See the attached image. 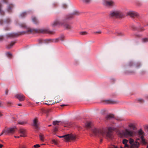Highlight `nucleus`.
<instances>
[{"label": "nucleus", "mask_w": 148, "mask_h": 148, "mask_svg": "<svg viewBox=\"0 0 148 148\" xmlns=\"http://www.w3.org/2000/svg\"><path fill=\"white\" fill-rule=\"evenodd\" d=\"M114 129L111 127L107 128L98 129L96 128L92 130L94 135L99 137H104L107 138H111L112 137V131Z\"/></svg>", "instance_id": "f257e3e1"}, {"label": "nucleus", "mask_w": 148, "mask_h": 148, "mask_svg": "<svg viewBox=\"0 0 148 148\" xmlns=\"http://www.w3.org/2000/svg\"><path fill=\"white\" fill-rule=\"evenodd\" d=\"M129 128L125 129L124 130L118 133V135L119 136L122 137L123 136L125 137L132 136L134 134V130L135 129V126L132 123L128 125Z\"/></svg>", "instance_id": "f03ea898"}, {"label": "nucleus", "mask_w": 148, "mask_h": 148, "mask_svg": "<svg viewBox=\"0 0 148 148\" xmlns=\"http://www.w3.org/2000/svg\"><path fill=\"white\" fill-rule=\"evenodd\" d=\"M51 25L53 27L56 26H61L66 29H69L72 28L71 25L67 23H64L62 22H60L58 20H56L53 21L51 24Z\"/></svg>", "instance_id": "7ed1b4c3"}, {"label": "nucleus", "mask_w": 148, "mask_h": 148, "mask_svg": "<svg viewBox=\"0 0 148 148\" xmlns=\"http://www.w3.org/2000/svg\"><path fill=\"white\" fill-rule=\"evenodd\" d=\"M110 16L116 18H121L123 16V14L120 11L116 10L111 12Z\"/></svg>", "instance_id": "20e7f679"}, {"label": "nucleus", "mask_w": 148, "mask_h": 148, "mask_svg": "<svg viewBox=\"0 0 148 148\" xmlns=\"http://www.w3.org/2000/svg\"><path fill=\"white\" fill-rule=\"evenodd\" d=\"M103 4L104 5L109 7L115 5L114 1L112 0L105 1Z\"/></svg>", "instance_id": "39448f33"}, {"label": "nucleus", "mask_w": 148, "mask_h": 148, "mask_svg": "<svg viewBox=\"0 0 148 148\" xmlns=\"http://www.w3.org/2000/svg\"><path fill=\"white\" fill-rule=\"evenodd\" d=\"M138 135L141 136V139L142 143L144 144H146L147 143L145 141V139H144L143 137V135L144 134V132L141 129L139 130L138 131Z\"/></svg>", "instance_id": "423d86ee"}, {"label": "nucleus", "mask_w": 148, "mask_h": 148, "mask_svg": "<svg viewBox=\"0 0 148 148\" xmlns=\"http://www.w3.org/2000/svg\"><path fill=\"white\" fill-rule=\"evenodd\" d=\"M39 123L38 122V120L36 118H35L33 120V126L34 128L37 130L39 129Z\"/></svg>", "instance_id": "0eeeda50"}, {"label": "nucleus", "mask_w": 148, "mask_h": 148, "mask_svg": "<svg viewBox=\"0 0 148 148\" xmlns=\"http://www.w3.org/2000/svg\"><path fill=\"white\" fill-rule=\"evenodd\" d=\"M16 128V127L14 126L12 127L8 128L5 132L8 134H13L15 132Z\"/></svg>", "instance_id": "6e6552de"}, {"label": "nucleus", "mask_w": 148, "mask_h": 148, "mask_svg": "<svg viewBox=\"0 0 148 148\" xmlns=\"http://www.w3.org/2000/svg\"><path fill=\"white\" fill-rule=\"evenodd\" d=\"M127 14L132 17H137L139 16L138 13L134 11H129L127 13Z\"/></svg>", "instance_id": "1a4fd4ad"}, {"label": "nucleus", "mask_w": 148, "mask_h": 148, "mask_svg": "<svg viewBox=\"0 0 148 148\" xmlns=\"http://www.w3.org/2000/svg\"><path fill=\"white\" fill-rule=\"evenodd\" d=\"M15 97L20 101H23L25 99L24 96L21 94H16L15 96Z\"/></svg>", "instance_id": "9d476101"}, {"label": "nucleus", "mask_w": 148, "mask_h": 148, "mask_svg": "<svg viewBox=\"0 0 148 148\" xmlns=\"http://www.w3.org/2000/svg\"><path fill=\"white\" fill-rule=\"evenodd\" d=\"M140 145L139 143L137 141H135L129 146V148H138Z\"/></svg>", "instance_id": "9b49d317"}, {"label": "nucleus", "mask_w": 148, "mask_h": 148, "mask_svg": "<svg viewBox=\"0 0 148 148\" xmlns=\"http://www.w3.org/2000/svg\"><path fill=\"white\" fill-rule=\"evenodd\" d=\"M128 142V140L125 139L123 140L122 143L124 145V148H129L130 146L127 144Z\"/></svg>", "instance_id": "f8f14e48"}, {"label": "nucleus", "mask_w": 148, "mask_h": 148, "mask_svg": "<svg viewBox=\"0 0 148 148\" xmlns=\"http://www.w3.org/2000/svg\"><path fill=\"white\" fill-rule=\"evenodd\" d=\"M105 103L108 104H114L116 103L117 102L111 100H106L104 101Z\"/></svg>", "instance_id": "ddd939ff"}, {"label": "nucleus", "mask_w": 148, "mask_h": 148, "mask_svg": "<svg viewBox=\"0 0 148 148\" xmlns=\"http://www.w3.org/2000/svg\"><path fill=\"white\" fill-rule=\"evenodd\" d=\"M20 132L21 133L20 136L24 137L25 136V130L23 129H21L20 130Z\"/></svg>", "instance_id": "4468645a"}, {"label": "nucleus", "mask_w": 148, "mask_h": 148, "mask_svg": "<svg viewBox=\"0 0 148 148\" xmlns=\"http://www.w3.org/2000/svg\"><path fill=\"white\" fill-rule=\"evenodd\" d=\"M14 7V5L12 4H10L8 6L7 10L9 12H11Z\"/></svg>", "instance_id": "2eb2a0df"}, {"label": "nucleus", "mask_w": 148, "mask_h": 148, "mask_svg": "<svg viewBox=\"0 0 148 148\" xmlns=\"http://www.w3.org/2000/svg\"><path fill=\"white\" fill-rule=\"evenodd\" d=\"M33 31H36V30L35 29H30L27 30L25 32H21L20 34H24L25 33H28L29 32H32Z\"/></svg>", "instance_id": "dca6fc26"}, {"label": "nucleus", "mask_w": 148, "mask_h": 148, "mask_svg": "<svg viewBox=\"0 0 148 148\" xmlns=\"http://www.w3.org/2000/svg\"><path fill=\"white\" fill-rule=\"evenodd\" d=\"M70 140L73 141H75L77 139L76 136L71 134H70Z\"/></svg>", "instance_id": "f3484780"}, {"label": "nucleus", "mask_w": 148, "mask_h": 148, "mask_svg": "<svg viewBox=\"0 0 148 148\" xmlns=\"http://www.w3.org/2000/svg\"><path fill=\"white\" fill-rule=\"evenodd\" d=\"M15 42H12L11 43L6 46V48L8 49H10L15 44Z\"/></svg>", "instance_id": "a211bd4d"}, {"label": "nucleus", "mask_w": 148, "mask_h": 148, "mask_svg": "<svg viewBox=\"0 0 148 148\" xmlns=\"http://www.w3.org/2000/svg\"><path fill=\"white\" fill-rule=\"evenodd\" d=\"M64 139H65V141L67 142L70 140V134L64 135Z\"/></svg>", "instance_id": "6ab92c4d"}, {"label": "nucleus", "mask_w": 148, "mask_h": 148, "mask_svg": "<svg viewBox=\"0 0 148 148\" xmlns=\"http://www.w3.org/2000/svg\"><path fill=\"white\" fill-rule=\"evenodd\" d=\"M17 35V34H14V33H11L9 34H8L7 36L9 37H14L16 36Z\"/></svg>", "instance_id": "aec40b11"}, {"label": "nucleus", "mask_w": 148, "mask_h": 148, "mask_svg": "<svg viewBox=\"0 0 148 148\" xmlns=\"http://www.w3.org/2000/svg\"><path fill=\"white\" fill-rule=\"evenodd\" d=\"M39 137L40 140L42 141H44V137L43 134H40L39 135Z\"/></svg>", "instance_id": "412c9836"}, {"label": "nucleus", "mask_w": 148, "mask_h": 148, "mask_svg": "<svg viewBox=\"0 0 148 148\" xmlns=\"http://www.w3.org/2000/svg\"><path fill=\"white\" fill-rule=\"evenodd\" d=\"M27 123V122L26 121H19L18 122V124L21 125H24Z\"/></svg>", "instance_id": "4be33fe9"}, {"label": "nucleus", "mask_w": 148, "mask_h": 148, "mask_svg": "<svg viewBox=\"0 0 148 148\" xmlns=\"http://www.w3.org/2000/svg\"><path fill=\"white\" fill-rule=\"evenodd\" d=\"M60 122V121H55L53 122V125H59V123Z\"/></svg>", "instance_id": "5701e85b"}, {"label": "nucleus", "mask_w": 148, "mask_h": 148, "mask_svg": "<svg viewBox=\"0 0 148 148\" xmlns=\"http://www.w3.org/2000/svg\"><path fill=\"white\" fill-rule=\"evenodd\" d=\"M2 5L1 3H0V13L1 14H3L4 13L3 11L2 10Z\"/></svg>", "instance_id": "b1692460"}, {"label": "nucleus", "mask_w": 148, "mask_h": 148, "mask_svg": "<svg viewBox=\"0 0 148 148\" xmlns=\"http://www.w3.org/2000/svg\"><path fill=\"white\" fill-rule=\"evenodd\" d=\"M129 143L130 144V145H131L133 143H134V140L131 138H130L129 139Z\"/></svg>", "instance_id": "393cba45"}, {"label": "nucleus", "mask_w": 148, "mask_h": 148, "mask_svg": "<svg viewBox=\"0 0 148 148\" xmlns=\"http://www.w3.org/2000/svg\"><path fill=\"white\" fill-rule=\"evenodd\" d=\"M114 117V115L112 114H109L107 115L106 116V118L107 119H110L111 118Z\"/></svg>", "instance_id": "a878e982"}, {"label": "nucleus", "mask_w": 148, "mask_h": 148, "mask_svg": "<svg viewBox=\"0 0 148 148\" xmlns=\"http://www.w3.org/2000/svg\"><path fill=\"white\" fill-rule=\"evenodd\" d=\"M27 14V13L26 12H23L21 14L20 16L21 17H23L26 16Z\"/></svg>", "instance_id": "bb28decb"}, {"label": "nucleus", "mask_w": 148, "mask_h": 148, "mask_svg": "<svg viewBox=\"0 0 148 148\" xmlns=\"http://www.w3.org/2000/svg\"><path fill=\"white\" fill-rule=\"evenodd\" d=\"M91 122H88L86 123V126L88 127H89L91 125Z\"/></svg>", "instance_id": "cd10ccee"}, {"label": "nucleus", "mask_w": 148, "mask_h": 148, "mask_svg": "<svg viewBox=\"0 0 148 148\" xmlns=\"http://www.w3.org/2000/svg\"><path fill=\"white\" fill-rule=\"evenodd\" d=\"M32 21L34 23H38L37 19L35 17H34L32 18Z\"/></svg>", "instance_id": "c85d7f7f"}, {"label": "nucleus", "mask_w": 148, "mask_h": 148, "mask_svg": "<svg viewBox=\"0 0 148 148\" xmlns=\"http://www.w3.org/2000/svg\"><path fill=\"white\" fill-rule=\"evenodd\" d=\"M10 22V20L9 18H7L6 20L4 22L5 23L8 24Z\"/></svg>", "instance_id": "c756f323"}, {"label": "nucleus", "mask_w": 148, "mask_h": 148, "mask_svg": "<svg viewBox=\"0 0 148 148\" xmlns=\"http://www.w3.org/2000/svg\"><path fill=\"white\" fill-rule=\"evenodd\" d=\"M6 55L9 57H11L12 56V54L9 52H7L6 53Z\"/></svg>", "instance_id": "7c9ffc66"}, {"label": "nucleus", "mask_w": 148, "mask_h": 148, "mask_svg": "<svg viewBox=\"0 0 148 148\" xmlns=\"http://www.w3.org/2000/svg\"><path fill=\"white\" fill-rule=\"evenodd\" d=\"M142 41H143V42H148V38H143L142 39Z\"/></svg>", "instance_id": "2f4dec72"}, {"label": "nucleus", "mask_w": 148, "mask_h": 148, "mask_svg": "<svg viewBox=\"0 0 148 148\" xmlns=\"http://www.w3.org/2000/svg\"><path fill=\"white\" fill-rule=\"evenodd\" d=\"M41 32L42 33H49V32L45 30H41Z\"/></svg>", "instance_id": "473e14b6"}, {"label": "nucleus", "mask_w": 148, "mask_h": 148, "mask_svg": "<svg viewBox=\"0 0 148 148\" xmlns=\"http://www.w3.org/2000/svg\"><path fill=\"white\" fill-rule=\"evenodd\" d=\"M80 34L82 35H85L87 34V33L85 31L82 32H80Z\"/></svg>", "instance_id": "72a5a7b5"}, {"label": "nucleus", "mask_w": 148, "mask_h": 148, "mask_svg": "<svg viewBox=\"0 0 148 148\" xmlns=\"http://www.w3.org/2000/svg\"><path fill=\"white\" fill-rule=\"evenodd\" d=\"M138 101L142 103L144 102V100L141 99L140 98L138 99Z\"/></svg>", "instance_id": "f704fd0d"}, {"label": "nucleus", "mask_w": 148, "mask_h": 148, "mask_svg": "<svg viewBox=\"0 0 148 148\" xmlns=\"http://www.w3.org/2000/svg\"><path fill=\"white\" fill-rule=\"evenodd\" d=\"M34 147L35 148H38L40 147V145L38 144H36L34 145Z\"/></svg>", "instance_id": "c9c22d12"}, {"label": "nucleus", "mask_w": 148, "mask_h": 148, "mask_svg": "<svg viewBox=\"0 0 148 148\" xmlns=\"http://www.w3.org/2000/svg\"><path fill=\"white\" fill-rule=\"evenodd\" d=\"M52 143L55 144H57V142L54 139L52 140Z\"/></svg>", "instance_id": "e433bc0d"}, {"label": "nucleus", "mask_w": 148, "mask_h": 148, "mask_svg": "<svg viewBox=\"0 0 148 148\" xmlns=\"http://www.w3.org/2000/svg\"><path fill=\"white\" fill-rule=\"evenodd\" d=\"M95 34H101V32L100 31H99L97 32H94Z\"/></svg>", "instance_id": "4c0bfd02"}, {"label": "nucleus", "mask_w": 148, "mask_h": 148, "mask_svg": "<svg viewBox=\"0 0 148 148\" xmlns=\"http://www.w3.org/2000/svg\"><path fill=\"white\" fill-rule=\"evenodd\" d=\"M3 39V36H0V41H2Z\"/></svg>", "instance_id": "58836bf2"}, {"label": "nucleus", "mask_w": 148, "mask_h": 148, "mask_svg": "<svg viewBox=\"0 0 148 148\" xmlns=\"http://www.w3.org/2000/svg\"><path fill=\"white\" fill-rule=\"evenodd\" d=\"M22 27H25L26 26V25L25 24H21L20 25Z\"/></svg>", "instance_id": "ea45409f"}, {"label": "nucleus", "mask_w": 148, "mask_h": 148, "mask_svg": "<svg viewBox=\"0 0 148 148\" xmlns=\"http://www.w3.org/2000/svg\"><path fill=\"white\" fill-rule=\"evenodd\" d=\"M62 6L63 8H66L67 7V5L66 4H63L62 5Z\"/></svg>", "instance_id": "a19ab883"}, {"label": "nucleus", "mask_w": 148, "mask_h": 148, "mask_svg": "<svg viewBox=\"0 0 148 148\" xmlns=\"http://www.w3.org/2000/svg\"><path fill=\"white\" fill-rule=\"evenodd\" d=\"M3 21L2 20H0V25H1L3 24Z\"/></svg>", "instance_id": "79ce46f5"}, {"label": "nucleus", "mask_w": 148, "mask_h": 148, "mask_svg": "<svg viewBox=\"0 0 148 148\" xmlns=\"http://www.w3.org/2000/svg\"><path fill=\"white\" fill-rule=\"evenodd\" d=\"M140 66V64H137L136 66V67L137 68H138Z\"/></svg>", "instance_id": "37998d69"}, {"label": "nucleus", "mask_w": 148, "mask_h": 148, "mask_svg": "<svg viewBox=\"0 0 148 148\" xmlns=\"http://www.w3.org/2000/svg\"><path fill=\"white\" fill-rule=\"evenodd\" d=\"M67 18V19H70V18L72 17V15H70Z\"/></svg>", "instance_id": "c03bdc74"}, {"label": "nucleus", "mask_w": 148, "mask_h": 148, "mask_svg": "<svg viewBox=\"0 0 148 148\" xmlns=\"http://www.w3.org/2000/svg\"><path fill=\"white\" fill-rule=\"evenodd\" d=\"M60 138H64V136H58Z\"/></svg>", "instance_id": "a18cd8bd"}, {"label": "nucleus", "mask_w": 148, "mask_h": 148, "mask_svg": "<svg viewBox=\"0 0 148 148\" xmlns=\"http://www.w3.org/2000/svg\"><path fill=\"white\" fill-rule=\"evenodd\" d=\"M116 120H118V121H120L121 120V119L120 118H117Z\"/></svg>", "instance_id": "49530a36"}, {"label": "nucleus", "mask_w": 148, "mask_h": 148, "mask_svg": "<svg viewBox=\"0 0 148 148\" xmlns=\"http://www.w3.org/2000/svg\"><path fill=\"white\" fill-rule=\"evenodd\" d=\"M58 128L57 127H55L54 128V130L55 131H56L57 130Z\"/></svg>", "instance_id": "de8ad7c7"}, {"label": "nucleus", "mask_w": 148, "mask_h": 148, "mask_svg": "<svg viewBox=\"0 0 148 148\" xmlns=\"http://www.w3.org/2000/svg\"><path fill=\"white\" fill-rule=\"evenodd\" d=\"M124 35V34L123 33H120L119 34V36H123Z\"/></svg>", "instance_id": "09e8293b"}, {"label": "nucleus", "mask_w": 148, "mask_h": 148, "mask_svg": "<svg viewBox=\"0 0 148 148\" xmlns=\"http://www.w3.org/2000/svg\"><path fill=\"white\" fill-rule=\"evenodd\" d=\"M5 132L4 131H3L2 133H1V134L0 135V136L2 135L5 132Z\"/></svg>", "instance_id": "8fccbe9b"}, {"label": "nucleus", "mask_w": 148, "mask_h": 148, "mask_svg": "<svg viewBox=\"0 0 148 148\" xmlns=\"http://www.w3.org/2000/svg\"><path fill=\"white\" fill-rule=\"evenodd\" d=\"M3 105V104H2V103L0 101V107L2 106Z\"/></svg>", "instance_id": "3c124183"}, {"label": "nucleus", "mask_w": 148, "mask_h": 148, "mask_svg": "<svg viewBox=\"0 0 148 148\" xmlns=\"http://www.w3.org/2000/svg\"><path fill=\"white\" fill-rule=\"evenodd\" d=\"M132 65V62H130V64H129V65L130 66H131Z\"/></svg>", "instance_id": "603ef678"}, {"label": "nucleus", "mask_w": 148, "mask_h": 148, "mask_svg": "<svg viewBox=\"0 0 148 148\" xmlns=\"http://www.w3.org/2000/svg\"><path fill=\"white\" fill-rule=\"evenodd\" d=\"M45 103L47 104V105H52V104H51V103Z\"/></svg>", "instance_id": "864d4df0"}, {"label": "nucleus", "mask_w": 148, "mask_h": 148, "mask_svg": "<svg viewBox=\"0 0 148 148\" xmlns=\"http://www.w3.org/2000/svg\"><path fill=\"white\" fill-rule=\"evenodd\" d=\"M3 114H2L0 112V117L1 116H2Z\"/></svg>", "instance_id": "5fc2aeb1"}, {"label": "nucleus", "mask_w": 148, "mask_h": 148, "mask_svg": "<svg viewBox=\"0 0 148 148\" xmlns=\"http://www.w3.org/2000/svg\"><path fill=\"white\" fill-rule=\"evenodd\" d=\"M17 105L20 106H22V105L21 103H18L17 104Z\"/></svg>", "instance_id": "6e6d98bb"}, {"label": "nucleus", "mask_w": 148, "mask_h": 148, "mask_svg": "<svg viewBox=\"0 0 148 148\" xmlns=\"http://www.w3.org/2000/svg\"><path fill=\"white\" fill-rule=\"evenodd\" d=\"M62 100V99H61L59 100L58 101H57V102H56V103H58V102L59 101H61V100Z\"/></svg>", "instance_id": "4d7b16f0"}, {"label": "nucleus", "mask_w": 148, "mask_h": 148, "mask_svg": "<svg viewBox=\"0 0 148 148\" xmlns=\"http://www.w3.org/2000/svg\"><path fill=\"white\" fill-rule=\"evenodd\" d=\"M20 148H26L24 146L21 147Z\"/></svg>", "instance_id": "13d9d810"}, {"label": "nucleus", "mask_w": 148, "mask_h": 148, "mask_svg": "<svg viewBox=\"0 0 148 148\" xmlns=\"http://www.w3.org/2000/svg\"><path fill=\"white\" fill-rule=\"evenodd\" d=\"M66 106V105L63 104V105H61L60 106H61V107H62V106Z\"/></svg>", "instance_id": "bf43d9fd"}, {"label": "nucleus", "mask_w": 148, "mask_h": 148, "mask_svg": "<svg viewBox=\"0 0 148 148\" xmlns=\"http://www.w3.org/2000/svg\"><path fill=\"white\" fill-rule=\"evenodd\" d=\"M3 146V145L1 144H0V148H1Z\"/></svg>", "instance_id": "052dcab7"}, {"label": "nucleus", "mask_w": 148, "mask_h": 148, "mask_svg": "<svg viewBox=\"0 0 148 148\" xmlns=\"http://www.w3.org/2000/svg\"><path fill=\"white\" fill-rule=\"evenodd\" d=\"M14 137L16 138H19L20 136H15Z\"/></svg>", "instance_id": "680f3d73"}, {"label": "nucleus", "mask_w": 148, "mask_h": 148, "mask_svg": "<svg viewBox=\"0 0 148 148\" xmlns=\"http://www.w3.org/2000/svg\"><path fill=\"white\" fill-rule=\"evenodd\" d=\"M53 5L54 6H55V5H57V3H54L53 4Z\"/></svg>", "instance_id": "e2e57ef3"}, {"label": "nucleus", "mask_w": 148, "mask_h": 148, "mask_svg": "<svg viewBox=\"0 0 148 148\" xmlns=\"http://www.w3.org/2000/svg\"><path fill=\"white\" fill-rule=\"evenodd\" d=\"M7 103H8V104H11V103L10 102H7Z\"/></svg>", "instance_id": "0e129e2a"}, {"label": "nucleus", "mask_w": 148, "mask_h": 148, "mask_svg": "<svg viewBox=\"0 0 148 148\" xmlns=\"http://www.w3.org/2000/svg\"><path fill=\"white\" fill-rule=\"evenodd\" d=\"M100 141L101 143L102 141V139H101L100 140Z\"/></svg>", "instance_id": "69168bd1"}, {"label": "nucleus", "mask_w": 148, "mask_h": 148, "mask_svg": "<svg viewBox=\"0 0 148 148\" xmlns=\"http://www.w3.org/2000/svg\"><path fill=\"white\" fill-rule=\"evenodd\" d=\"M141 29V31H143L144 30V29Z\"/></svg>", "instance_id": "338daca9"}, {"label": "nucleus", "mask_w": 148, "mask_h": 148, "mask_svg": "<svg viewBox=\"0 0 148 148\" xmlns=\"http://www.w3.org/2000/svg\"><path fill=\"white\" fill-rule=\"evenodd\" d=\"M51 125H48V127H49V126H51Z\"/></svg>", "instance_id": "774afa93"}]
</instances>
